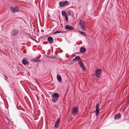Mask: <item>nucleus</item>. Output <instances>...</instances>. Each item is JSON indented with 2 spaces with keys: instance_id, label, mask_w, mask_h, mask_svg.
I'll return each mask as SVG.
<instances>
[{
  "instance_id": "nucleus-1",
  "label": "nucleus",
  "mask_w": 129,
  "mask_h": 129,
  "mask_svg": "<svg viewBox=\"0 0 129 129\" xmlns=\"http://www.w3.org/2000/svg\"><path fill=\"white\" fill-rule=\"evenodd\" d=\"M59 95L58 93H54L52 95V101L53 103H55L58 101Z\"/></svg>"
},
{
  "instance_id": "nucleus-2",
  "label": "nucleus",
  "mask_w": 129,
  "mask_h": 129,
  "mask_svg": "<svg viewBox=\"0 0 129 129\" xmlns=\"http://www.w3.org/2000/svg\"><path fill=\"white\" fill-rule=\"evenodd\" d=\"M84 23V21L83 20H80L79 22V24L81 29L83 31H85L86 30L84 27L85 25Z\"/></svg>"
},
{
  "instance_id": "nucleus-3",
  "label": "nucleus",
  "mask_w": 129,
  "mask_h": 129,
  "mask_svg": "<svg viewBox=\"0 0 129 129\" xmlns=\"http://www.w3.org/2000/svg\"><path fill=\"white\" fill-rule=\"evenodd\" d=\"M70 3L68 1H65L64 2H61L59 3L60 7H62L68 6L69 5Z\"/></svg>"
},
{
  "instance_id": "nucleus-4",
  "label": "nucleus",
  "mask_w": 129,
  "mask_h": 129,
  "mask_svg": "<svg viewBox=\"0 0 129 129\" xmlns=\"http://www.w3.org/2000/svg\"><path fill=\"white\" fill-rule=\"evenodd\" d=\"M78 107H74L72 109V114L74 115H77L78 113Z\"/></svg>"
},
{
  "instance_id": "nucleus-5",
  "label": "nucleus",
  "mask_w": 129,
  "mask_h": 129,
  "mask_svg": "<svg viewBox=\"0 0 129 129\" xmlns=\"http://www.w3.org/2000/svg\"><path fill=\"white\" fill-rule=\"evenodd\" d=\"M99 104H96V110L95 112V115L96 116L99 115Z\"/></svg>"
},
{
  "instance_id": "nucleus-6",
  "label": "nucleus",
  "mask_w": 129,
  "mask_h": 129,
  "mask_svg": "<svg viewBox=\"0 0 129 129\" xmlns=\"http://www.w3.org/2000/svg\"><path fill=\"white\" fill-rule=\"evenodd\" d=\"M101 70L100 69H97L95 71V76L98 77H99L101 74Z\"/></svg>"
},
{
  "instance_id": "nucleus-7",
  "label": "nucleus",
  "mask_w": 129,
  "mask_h": 129,
  "mask_svg": "<svg viewBox=\"0 0 129 129\" xmlns=\"http://www.w3.org/2000/svg\"><path fill=\"white\" fill-rule=\"evenodd\" d=\"M60 121V119L58 118L57 121L55 122V124H54V127L56 128H57L59 126V123Z\"/></svg>"
},
{
  "instance_id": "nucleus-8",
  "label": "nucleus",
  "mask_w": 129,
  "mask_h": 129,
  "mask_svg": "<svg viewBox=\"0 0 129 129\" xmlns=\"http://www.w3.org/2000/svg\"><path fill=\"white\" fill-rule=\"evenodd\" d=\"M65 28L66 29L68 30H72L74 29L73 27L69 25H66L65 27Z\"/></svg>"
},
{
  "instance_id": "nucleus-9",
  "label": "nucleus",
  "mask_w": 129,
  "mask_h": 129,
  "mask_svg": "<svg viewBox=\"0 0 129 129\" xmlns=\"http://www.w3.org/2000/svg\"><path fill=\"white\" fill-rule=\"evenodd\" d=\"M31 61L33 62H40L41 61V60L39 58H35L32 59Z\"/></svg>"
},
{
  "instance_id": "nucleus-10",
  "label": "nucleus",
  "mask_w": 129,
  "mask_h": 129,
  "mask_svg": "<svg viewBox=\"0 0 129 129\" xmlns=\"http://www.w3.org/2000/svg\"><path fill=\"white\" fill-rule=\"evenodd\" d=\"M86 51V48L83 47H81L80 49V51L81 53H85Z\"/></svg>"
},
{
  "instance_id": "nucleus-11",
  "label": "nucleus",
  "mask_w": 129,
  "mask_h": 129,
  "mask_svg": "<svg viewBox=\"0 0 129 129\" xmlns=\"http://www.w3.org/2000/svg\"><path fill=\"white\" fill-rule=\"evenodd\" d=\"M22 63L25 65L28 66L29 64V62L28 61H27L25 59H23L22 60Z\"/></svg>"
},
{
  "instance_id": "nucleus-12",
  "label": "nucleus",
  "mask_w": 129,
  "mask_h": 129,
  "mask_svg": "<svg viewBox=\"0 0 129 129\" xmlns=\"http://www.w3.org/2000/svg\"><path fill=\"white\" fill-rule=\"evenodd\" d=\"M47 40L50 43H53V38L51 37H49L47 38Z\"/></svg>"
},
{
  "instance_id": "nucleus-13",
  "label": "nucleus",
  "mask_w": 129,
  "mask_h": 129,
  "mask_svg": "<svg viewBox=\"0 0 129 129\" xmlns=\"http://www.w3.org/2000/svg\"><path fill=\"white\" fill-rule=\"evenodd\" d=\"M78 63L80 66L82 67V69L84 70H85V66L84 65L83 63L81 61H79Z\"/></svg>"
},
{
  "instance_id": "nucleus-14",
  "label": "nucleus",
  "mask_w": 129,
  "mask_h": 129,
  "mask_svg": "<svg viewBox=\"0 0 129 129\" xmlns=\"http://www.w3.org/2000/svg\"><path fill=\"white\" fill-rule=\"evenodd\" d=\"M19 32V31L18 30L14 29L12 33V35L14 36L17 34Z\"/></svg>"
},
{
  "instance_id": "nucleus-15",
  "label": "nucleus",
  "mask_w": 129,
  "mask_h": 129,
  "mask_svg": "<svg viewBox=\"0 0 129 129\" xmlns=\"http://www.w3.org/2000/svg\"><path fill=\"white\" fill-rule=\"evenodd\" d=\"M121 117V115L119 113H118L117 114H116L114 116V118L115 119H119Z\"/></svg>"
},
{
  "instance_id": "nucleus-16",
  "label": "nucleus",
  "mask_w": 129,
  "mask_h": 129,
  "mask_svg": "<svg viewBox=\"0 0 129 129\" xmlns=\"http://www.w3.org/2000/svg\"><path fill=\"white\" fill-rule=\"evenodd\" d=\"M81 59L79 56H76L75 58L73 59V60L74 61H76L78 60H81Z\"/></svg>"
},
{
  "instance_id": "nucleus-17",
  "label": "nucleus",
  "mask_w": 129,
  "mask_h": 129,
  "mask_svg": "<svg viewBox=\"0 0 129 129\" xmlns=\"http://www.w3.org/2000/svg\"><path fill=\"white\" fill-rule=\"evenodd\" d=\"M18 10V9H11V11L12 13L16 12Z\"/></svg>"
},
{
  "instance_id": "nucleus-18",
  "label": "nucleus",
  "mask_w": 129,
  "mask_h": 129,
  "mask_svg": "<svg viewBox=\"0 0 129 129\" xmlns=\"http://www.w3.org/2000/svg\"><path fill=\"white\" fill-rule=\"evenodd\" d=\"M57 80L59 82H62L61 77L59 75H57Z\"/></svg>"
},
{
  "instance_id": "nucleus-19",
  "label": "nucleus",
  "mask_w": 129,
  "mask_h": 129,
  "mask_svg": "<svg viewBox=\"0 0 129 129\" xmlns=\"http://www.w3.org/2000/svg\"><path fill=\"white\" fill-rule=\"evenodd\" d=\"M62 16H65L67 15L66 12L64 11H62Z\"/></svg>"
},
{
  "instance_id": "nucleus-20",
  "label": "nucleus",
  "mask_w": 129,
  "mask_h": 129,
  "mask_svg": "<svg viewBox=\"0 0 129 129\" xmlns=\"http://www.w3.org/2000/svg\"><path fill=\"white\" fill-rule=\"evenodd\" d=\"M79 32L80 34H82L83 36H86V35L84 33L81 31H79Z\"/></svg>"
},
{
  "instance_id": "nucleus-21",
  "label": "nucleus",
  "mask_w": 129,
  "mask_h": 129,
  "mask_svg": "<svg viewBox=\"0 0 129 129\" xmlns=\"http://www.w3.org/2000/svg\"><path fill=\"white\" fill-rule=\"evenodd\" d=\"M61 33L60 31H56L55 32H54L53 33V34L55 35L57 33Z\"/></svg>"
},
{
  "instance_id": "nucleus-22",
  "label": "nucleus",
  "mask_w": 129,
  "mask_h": 129,
  "mask_svg": "<svg viewBox=\"0 0 129 129\" xmlns=\"http://www.w3.org/2000/svg\"><path fill=\"white\" fill-rule=\"evenodd\" d=\"M65 16V18L66 21L67 22H68V17L67 15H66Z\"/></svg>"
},
{
  "instance_id": "nucleus-23",
  "label": "nucleus",
  "mask_w": 129,
  "mask_h": 129,
  "mask_svg": "<svg viewBox=\"0 0 129 129\" xmlns=\"http://www.w3.org/2000/svg\"><path fill=\"white\" fill-rule=\"evenodd\" d=\"M10 8H19L18 6H16L14 7H10Z\"/></svg>"
},
{
  "instance_id": "nucleus-24",
  "label": "nucleus",
  "mask_w": 129,
  "mask_h": 129,
  "mask_svg": "<svg viewBox=\"0 0 129 129\" xmlns=\"http://www.w3.org/2000/svg\"><path fill=\"white\" fill-rule=\"evenodd\" d=\"M4 79L6 80H7L8 79V78L7 76L5 75H4Z\"/></svg>"
},
{
  "instance_id": "nucleus-25",
  "label": "nucleus",
  "mask_w": 129,
  "mask_h": 129,
  "mask_svg": "<svg viewBox=\"0 0 129 129\" xmlns=\"http://www.w3.org/2000/svg\"><path fill=\"white\" fill-rule=\"evenodd\" d=\"M31 39H32L33 40H35L34 39L32 38Z\"/></svg>"
},
{
  "instance_id": "nucleus-26",
  "label": "nucleus",
  "mask_w": 129,
  "mask_h": 129,
  "mask_svg": "<svg viewBox=\"0 0 129 129\" xmlns=\"http://www.w3.org/2000/svg\"><path fill=\"white\" fill-rule=\"evenodd\" d=\"M128 102H129V99H128Z\"/></svg>"
},
{
  "instance_id": "nucleus-27",
  "label": "nucleus",
  "mask_w": 129,
  "mask_h": 129,
  "mask_svg": "<svg viewBox=\"0 0 129 129\" xmlns=\"http://www.w3.org/2000/svg\"><path fill=\"white\" fill-rule=\"evenodd\" d=\"M69 12L70 14V12Z\"/></svg>"
}]
</instances>
